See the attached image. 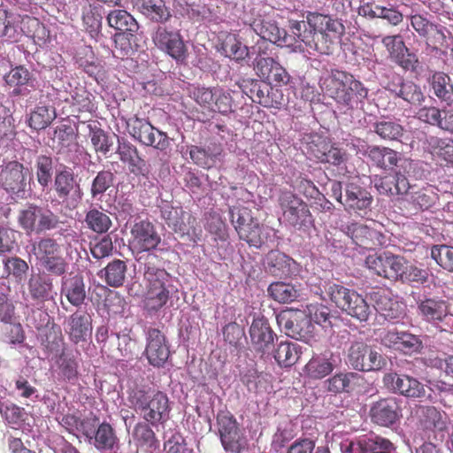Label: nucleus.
Segmentation results:
<instances>
[{
    "mask_svg": "<svg viewBox=\"0 0 453 453\" xmlns=\"http://www.w3.org/2000/svg\"><path fill=\"white\" fill-rule=\"evenodd\" d=\"M134 4L142 15L157 23H165L172 17L164 0H134Z\"/></svg>",
    "mask_w": 453,
    "mask_h": 453,
    "instance_id": "obj_34",
    "label": "nucleus"
},
{
    "mask_svg": "<svg viewBox=\"0 0 453 453\" xmlns=\"http://www.w3.org/2000/svg\"><path fill=\"white\" fill-rule=\"evenodd\" d=\"M429 86L435 96L447 105L453 103V82L444 72H434L428 79Z\"/></svg>",
    "mask_w": 453,
    "mask_h": 453,
    "instance_id": "obj_35",
    "label": "nucleus"
},
{
    "mask_svg": "<svg viewBox=\"0 0 453 453\" xmlns=\"http://www.w3.org/2000/svg\"><path fill=\"white\" fill-rule=\"evenodd\" d=\"M92 434L86 437L89 442L95 446L99 451H111L118 448L119 439L115 434V431L109 423L102 422L96 429V424L91 425Z\"/></svg>",
    "mask_w": 453,
    "mask_h": 453,
    "instance_id": "obj_29",
    "label": "nucleus"
},
{
    "mask_svg": "<svg viewBox=\"0 0 453 453\" xmlns=\"http://www.w3.org/2000/svg\"><path fill=\"white\" fill-rule=\"evenodd\" d=\"M18 224L27 234H41L59 226V217L48 208L29 204L18 215Z\"/></svg>",
    "mask_w": 453,
    "mask_h": 453,
    "instance_id": "obj_6",
    "label": "nucleus"
},
{
    "mask_svg": "<svg viewBox=\"0 0 453 453\" xmlns=\"http://www.w3.org/2000/svg\"><path fill=\"white\" fill-rule=\"evenodd\" d=\"M431 256L441 267L453 272V246H433Z\"/></svg>",
    "mask_w": 453,
    "mask_h": 453,
    "instance_id": "obj_64",
    "label": "nucleus"
},
{
    "mask_svg": "<svg viewBox=\"0 0 453 453\" xmlns=\"http://www.w3.org/2000/svg\"><path fill=\"white\" fill-rule=\"evenodd\" d=\"M56 119V111L47 106H37L32 111L28 126L34 130H43Z\"/></svg>",
    "mask_w": 453,
    "mask_h": 453,
    "instance_id": "obj_56",
    "label": "nucleus"
},
{
    "mask_svg": "<svg viewBox=\"0 0 453 453\" xmlns=\"http://www.w3.org/2000/svg\"><path fill=\"white\" fill-rule=\"evenodd\" d=\"M375 134L384 141H400L403 136V127L396 120L381 118L373 124Z\"/></svg>",
    "mask_w": 453,
    "mask_h": 453,
    "instance_id": "obj_44",
    "label": "nucleus"
},
{
    "mask_svg": "<svg viewBox=\"0 0 453 453\" xmlns=\"http://www.w3.org/2000/svg\"><path fill=\"white\" fill-rule=\"evenodd\" d=\"M153 42L162 52L169 55L178 64H185L188 58V48L179 31L167 27H157Z\"/></svg>",
    "mask_w": 453,
    "mask_h": 453,
    "instance_id": "obj_13",
    "label": "nucleus"
},
{
    "mask_svg": "<svg viewBox=\"0 0 453 453\" xmlns=\"http://www.w3.org/2000/svg\"><path fill=\"white\" fill-rule=\"evenodd\" d=\"M81 20L89 35H96L101 28V6H96L88 0L84 1L81 5Z\"/></svg>",
    "mask_w": 453,
    "mask_h": 453,
    "instance_id": "obj_47",
    "label": "nucleus"
},
{
    "mask_svg": "<svg viewBox=\"0 0 453 453\" xmlns=\"http://www.w3.org/2000/svg\"><path fill=\"white\" fill-rule=\"evenodd\" d=\"M326 94L335 103L349 109H355L367 97V88L356 80L353 74L341 70H334L330 76L324 80Z\"/></svg>",
    "mask_w": 453,
    "mask_h": 453,
    "instance_id": "obj_3",
    "label": "nucleus"
},
{
    "mask_svg": "<svg viewBox=\"0 0 453 453\" xmlns=\"http://www.w3.org/2000/svg\"><path fill=\"white\" fill-rule=\"evenodd\" d=\"M357 153L366 156L372 165L384 171H392L400 160L395 150L379 145L367 146L366 150H358Z\"/></svg>",
    "mask_w": 453,
    "mask_h": 453,
    "instance_id": "obj_27",
    "label": "nucleus"
},
{
    "mask_svg": "<svg viewBox=\"0 0 453 453\" xmlns=\"http://www.w3.org/2000/svg\"><path fill=\"white\" fill-rule=\"evenodd\" d=\"M230 222L239 238L252 247L259 248L263 244L262 226L258 219L252 216L247 207H230Z\"/></svg>",
    "mask_w": 453,
    "mask_h": 453,
    "instance_id": "obj_7",
    "label": "nucleus"
},
{
    "mask_svg": "<svg viewBox=\"0 0 453 453\" xmlns=\"http://www.w3.org/2000/svg\"><path fill=\"white\" fill-rule=\"evenodd\" d=\"M308 320L319 325L324 329L332 327V315L329 307L322 303H311L308 306Z\"/></svg>",
    "mask_w": 453,
    "mask_h": 453,
    "instance_id": "obj_60",
    "label": "nucleus"
},
{
    "mask_svg": "<svg viewBox=\"0 0 453 453\" xmlns=\"http://www.w3.org/2000/svg\"><path fill=\"white\" fill-rule=\"evenodd\" d=\"M28 293L33 300L46 302L52 299V280L42 273H35L27 281Z\"/></svg>",
    "mask_w": 453,
    "mask_h": 453,
    "instance_id": "obj_37",
    "label": "nucleus"
},
{
    "mask_svg": "<svg viewBox=\"0 0 453 453\" xmlns=\"http://www.w3.org/2000/svg\"><path fill=\"white\" fill-rule=\"evenodd\" d=\"M129 403L143 421L157 426L169 418V399L162 391L138 389L129 394Z\"/></svg>",
    "mask_w": 453,
    "mask_h": 453,
    "instance_id": "obj_4",
    "label": "nucleus"
},
{
    "mask_svg": "<svg viewBox=\"0 0 453 453\" xmlns=\"http://www.w3.org/2000/svg\"><path fill=\"white\" fill-rule=\"evenodd\" d=\"M65 332L72 342H85L92 334V317L86 312L77 311L67 319Z\"/></svg>",
    "mask_w": 453,
    "mask_h": 453,
    "instance_id": "obj_26",
    "label": "nucleus"
},
{
    "mask_svg": "<svg viewBox=\"0 0 453 453\" xmlns=\"http://www.w3.org/2000/svg\"><path fill=\"white\" fill-rule=\"evenodd\" d=\"M334 371V364L329 358L313 356L304 366V372L313 380H321Z\"/></svg>",
    "mask_w": 453,
    "mask_h": 453,
    "instance_id": "obj_50",
    "label": "nucleus"
},
{
    "mask_svg": "<svg viewBox=\"0 0 453 453\" xmlns=\"http://www.w3.org/2000/svg\"><path fill=\"white\" fill-rule=\"evenodd\" d=\"M221 89L219 87L204 88L193 86L189 88V97L204 109L208 105H211V100L216 97V95Z\"/></svg>",
    "mask_w": 453,
    "mask_h": 453,
    "instance_id": "obj_63",
    "label": "nucleus"
},
{
    "mask_svg": "<svg viewBox=\"0 0 453 453\" xmlns=\"http://www.w3.org/2000/svg\"><path fill=\"white\" fill-rule=\"evenodd\" d=\"M429 149L432 154L453 165V140L449 138L429 137Z\"/></svg>",
    "mask_w": 453,
    "mask_h": 453,
    "instance_id": "obj_54",
    "label": "nucleus"
},
{
    "mask_svg": "<svg viewBox=\"0 0 453 453\" xmlns=\"http://www.w3.org/2000/svg\"><path fill=\"white\" fill-rule=\"evenodd\" d=\"M290 257L283 254L282 252L273 250L269 251L265 257V267L266 272L275 277H285L291 273Z\"/></svg>",
    "mask_w": 453,
    "mask_h": 453,
    "instance_id": "obj_42",
    "label": "nucleus"
},
{
    "mask_svg": "<svg viewBox=\"0 0 453 453\" xmlns=\"http://www.w3.org/2000/svg\"><path fill=\"white\" fill-rule=\"evenodd\" d=\"M117 154L122 163L128 165L130 173L138 175L142 172L144 160L139 156V151L134 144L118 138Z\"/></svg>",
    "mask_w": 453,
    "mask_h": 453,
    "instance_id": "obj_32",
    "label": "nucleus"
},
{
    "mask_svg": "<svg viewBox=\"0 0 453 453\" xmlns=\"http://www.w3.org/2000/svg\"><path fill=\"white\" fill-rule=\"evenodd\" d=\"M311 150L313 156L321 163L339 166L344 164L347 159L344 150L334 145H329L324 140H319V143L311 146Z\"/></svg>",
    "mask_w": 453,
    "mask_h": 453,
    "instance_id": "obj_36",
    "label": "nucleus"
},
{
    "mask_svg": "<svg viewBox=\"0 0 453 453\" xmlns=\"http://www.w3.org/2000/svg\"><path fill=\"white\" fill-rule=\"evenodd\" d=\"M302 356V347L292 342H281L273 350V358L280 367L294 366Z\"/></svg>",
    "mask_w": 453,
    "mask_h": 453,
    "instance_id": "obj_39",
    "label": "nucleus"
},
{
    "mask_svg": "<svg viewBox=\"0 0 453 453\" xmlns=\"http://www.w3.org/2000/svg\"><path fill=\"white\" fill-rule=\"evenodd\" d=\"M222 50L229 58L236 61L244 60L249 55V50L242 44L235 35L229 34L222 42Z\"/></svg>",
    "mask_w": 453,
    "mask_h": 453,
    "instance_id": "obj_55",
    "label": "nucleus"
},
{
    "mask_svg": "<svg viewBox=\"0 0 453 453\" xmlns=\"http://www.w3.org/2000/svg\"><path fill=\"white\" fill-rule=\"evenodd\" d=\"M71 105L79 113H93L96 110L93 95L83 87L71 91Z\"/></svg>",
    "mask_w": 453,
    "mask_h": 453,
    "instance_id": "obj_48",
    "label": "nucleus"
},
{
    "mask_svg": "<svg viewBox=\"0 0 453 453\" xmlns=\"http://www.w3.org/2000/svg\"><path fill=\"white\" fill-rule=\"evenodd\" d=\"M381 43L388 50L389 59L403 70L417 73L420 66L418 56L410 51L400 35H388L381 39Z\"/></svg>",
    "mask_w": 453,
    "mask_h": 453,
    "instance_id": "obj_15",
    "label": "nucleus"
},
{
    "mask_svg": "<svg viewBox=\"0 0 453 453\" xmlns=\"http://www.w3.org/2000/svg\"><path fill=\"white\" fill-rule=\"evenodd\" d=\"M277 202L284 225L303 233L313 227L314 219L309 205L298 196L289 190H281Z\"/></svg>",
    "mask_w": 453,
    "mask_h": 453,
    "instance_id": "obj_5",
    "label": "nucleus"
},
{
    "mask_svg": "<svg viewBox=\"0 0 453 453\" xmlns=\"http://www.w3.org/2000/svg\"><path fill=\"white\" fill-rule=\"evenodd\" d=\"M244 95L251 99L252 103L258 104L265 108H280L284 101L281 90L273 88L270 83L254 79H242L237 82Z\"/></svg>",
    "mask_w": 453,
    "mask_h": 453,
    "instance_id": "obj_10",
    "label": "nucleus"
},
{
    "mask_svg": "<svg viewBox=\"0 0 453 453\" xmlns=\"http://www.w3.org/2000/svg\"><path fill=\"white\" fill-rule=\"evenodd\" d=\"M371 193L356 182L349 181L344 187V197L338 202L344 206L346 211H365L372 204Z\"/></svg>",
    "mask_w": 453,
    "mask_h": 453,
    "instance_id": "obj_23",
    "label": "nucleus"
},
{
    "mask_svg": "<svg viewBox=\"0 0 453 453\" xmlns=\"http://www.w3.org/2000/svg\"><path fill=\"white\" fill-rule=\"evenodd\" d=\"M126 125H127L129 135L135 141L162 151L168 149L170 144L168 135L154 127L150 120L134 115L128 119Z\"/></svg>",
    "mask_w": 453,
    "mask_h": 453,
    "instance_id": "obj_8",
    "label": "nucleus"
},
{
    "mask_svg": "<svg viewBox=\"0 0 453 453\" xmlns=\"http://www.w3.org/2000/svg\"><path fill=\"white\" fill-rule=\"evenodd\" d=\"M152 426L145 421L135 424L134 428H133L132 438L137 447L147 449L158 448V440L151 428Z\"/></svg>",
    "mask_w": 453,
    "mask_h": 453,
    "instance_id": "obj_43",
    "label": "nucleus"
},
{
    "mask_svg": "<svg viewBox=\"0 0 453 453\" xmlns=\"http://www.w3.org/2000/svg\"><path fill=\"white\" fill-rule=\"evenodd\" d=\"M126 272V263L120 259H114L100 271L99 277L104 279L108 286L119 288L125 282Z\"/></svg>",
    "mask_w": 453,
    "mask_h": 453,
    "instance_id": "obj_45",
    "label": "nucleus"
},
{
    "mask_svg": "<svg viewBox=\"0 0 453 453\" xmlns=\"http://www.w3.org/2000/svg\"><path fill=\"white\" fill-rule=\"evenodd\" d=\"M421 429L425 433L442 432L446 429V421L440 411L433 406H419L417 409Z\"/></svg>",
    "mask_w": 453,
    "mask_h": 453,
    "instance_id": "obj_31",
    "label": "nucleus"
},
{
    "mask_svg": "<svg viewBox=\"0 0 453 453\" xmlns=\"http://www.w3.org/2000/svg\"><path fill=\"white\" fill-rule=\"evenodd\" d=\"M278 326L284 334L295 340H303L310 334V322L306 316L297 311H281L277 315Z\"/></svg>",
    "mask_w": 453,
    "mask_h": 453,
    "instance_id": "obj_22",
    "label": "nucleus"
},
{
    "mask_svg": "<svg viewBox=\"0 0 453 453\" xmlns=\"http://www.w3.org/2000/svg\"><path fill=\"white\" fill-rule=\"evenodd\" d=\"M106 19L109 27L120 31V33L132 35L139 30L136 19L123 9L111 10L108 12Z\"/></svg>",
    "mask_w": 453,
    "mask_h": 453,
    "instance_id": "obj_40",
    "label": "nucleus"
},
{
    "mask_svg": "<svg viewBox=\"0 0 453 453\" xmlns=\"http://www.w3.org/2000/svg\"><path fill=\"white\" fill-rule=\"evenodd\" d=\"M436 194L431 188H426L410 194V203L416 211H426L432 208L436 202Z\"/></svg>",
    "mask_w": 453,
    "mask_h": 453,
    "instance_id": "obj_59",
    "label": "nucleus"
},
{
    "mask_svg": "<svg viewBox=\"0 0 453 453\" xmlns=\"http://www.w3.org/2000/svg\"><path fill=\"white\" fill-rule=\"evenodd\" d=\"M406 260L399 255H393L389 251L369 255L365 259L367 269L379 277L388 280H397L403 274Z\"/></svg>",
    "mask_w": 453,
    "mask_h": 453,
    "instance_id": "obj_11",
    "label": "nucleus"
},
{
    "mask_svg": "<svg viewBox=\"0 0 453 453\" xmlns=\"http://www.w3.org/2000/svg\"><path fill=\"white\" fill-rule=\"evenodd\" d=\"M0 413L6 424L12 427L19 426L25 421L24 408L13 403H0Z\"/></svg>",
    "mask_w": 453,
    "mask_h": 453,
    "instance_id": "obj_57",
    "label": "nucleus"
},
{
    "mask_svg": "<svg viewBox=\"0 0 453 453\" xmlns=\"http://www.w3.org/2000/svg\"><path fill=\"white\" fill-rule=\"evenodd\" d=\"M375 222L365 225L359 222L349 223L345 227V234L355 244L366 250H374L386 244V235L375 228Z\"/></svg>",
    "mask_w": 453,
    "mask_h": 453,
    "instance_id": "obj_16",
    "label": "nucleus"
},
{
    "mask_svg": "<svg viewBox=\"0 0 453 453\" xmlns=\"http://www.w3.org/2000/svg\"><path fill=\"white\" fill-rule=\"evenodd\" d=\"M338 309L360 322H366L372 312L371 306L368 305L363 296L346 303L344 306H340Z\"/></svg>",
    "mask_w": 453,
    "mask_h": 453,
    "instance_id": "obj_53",
    "label": "nucleus"
},
{
    "mask_svg": "<svg viewBox=\"0 0 453 453\" xmlns=\"http://www.w3.org/2000/svg\"><path fill=\"white\" fill-rule=\"evenodd\" d=\"M326 293L335 307L343 306L346 303L361 296L356 290L335 283L327 285Z\"/></svg>",
    "mask_w": 453,
    "mask_h": 453,
    "instance_id": "obj_51",
    "label": "nucleus"
},
{
    "mask_svg": "<svg viewBox=\"0 0 453 453\" xmlns=\"http://www.w3.org/2000/svg\"><path fill=\"white\" fill-rule=\"evenodd\" d=\"M216 427L219 441L226 452L241 453L243 450L244 435L233 413L227 410L219 411L216 415Z\"/></svg>",
    "mask_w": 453,
    "mask_h": 453,
    "instance_id": "obj_9",
    "label": "nucleus"
},
{
    "mask_svg": "<svg viewBox=\"0 0 453 453\" xmlns=\"http://www.w3.org/2000/svg\"><path fill=\"white\" fill-rule=\"evenodd\" d=\"M53 161L50 156L41 155L35 159V176L42 188L49 187L52 181Z\"/></svg>",
    "mask_w": 453,
    "mask_h": 453,
    "instance_id": "obj_58",
    "label": "nucleus"
},
{
    "mask_svg": "<svg viewBox=\"0 0 453 453\" xmlns=\"http://www.w3.org/2000/svg\"><path fill=\"white\" fill-rule=\"evenodd\" d=\"M60 294L73 307L81 306L86 300V287L81 275L75 274L63 279Z\"/></svg>",
    "mask_w": 453,
    "mask_h": 453,
    "instance_id": "obj_30",
    "label": "nucleus"
},
{
    "mask_svg": "<svg viewBox=\"0 0 453 453\" xmlns=\"http://www.w3.org/2000/svg\"><path fill=\"white\" fill-rule=\"evenodd\" d=\"M57 367L59 370L60 378L70 383H74L79 376V364L72 352L62 350L56 360Z\"/></svg>",
    "mask_w": 453,
    "mask_h": 453,
    "instance_id": "obj_46",
    "label": "nucleus"
},
{
    "mask_svg": "<svg viewBox=\"0 0 453 453\" xmlns=\"http://www.w3.org/2000/svg\"><path fill=\"white\" fill-rule=\"evenodd\" d=\"M268 293L273 300L280 303L295 302L298 297V290L293 285L283 281H276L270 284Z\"/></svg>",
    "mask_w": 453,
    "mask_h": 453,
    "instance_id": "obj_52",
    "label": "nucleus"
},
{
    "mask_svg": "<svg viewBox=\"0 0 453 453\" xmlns=\"http://www.w3.org/2000/svg\"><path fill=\"white\" fill-rule=\"evenodd\" d=\"M96 419H84L81 420L78 417L67 414L63 416L62 420H60V425L63 427L66 428V430L73 432L74 430H78L85 435V437H88L92 434L91 425H95Z\"/></svg>",
    "mask_w": 453,
    "mask_h": 453,
    "instance_id": "obj_62",
    "label": "nucleus"
},
{
    "mask_svg": "<svg viewBox=\"0 0 453 453\" xmlns=\"http://www.w3.org/2000/svg\"><path fill=\"white\" fill-rule=\"evenodd\" d=\"M85 223L96 234H106L111 226V219L106 211L92 208L86 212Z\"/></svg>",
    "mask_w": 453,
    "mask_h": 453,
    "instance_id": "obj_49",
    "label": "nucleus"
},
{
    "mask_svg": "<svg viewBox=\"0 0 453 453\" xmlns=\"http://www.w3.org/2000/svg\"><path fill=\"white\" fill-rule=\"evenodd\" d=\"M348 363L353 370L370 372L385 365L382 356L364 342H353L348 350Z\"/></svg>",
    "mask_w": 453,
    "mask_h": 453,
    "instance_id": "obj_12",
    "label": "nucleus"
},
{
    "mask_svg": "<svg viewBox=\"0 0 453 453\" xmlns=\"http://www.w3.org/2000/svg\"><path fill=\"white\" fill-rule=\"evenodd\" d=\"M357 377V374L353 372H339L326 380L327 391L334 394L349 392L352 380Z\"/></svg>",
    "mask_w": 453,
    "mask_h": 453,
    "instance_id": "obj_61",
    "label": "nucleus"
},
{
    "mask_svg": "<svg viewBox=\"0 0 453 453\" xmlns=\"http://www.w3.org/2000/svg\"><path fill=\"white\" fill-rule=\"evenodd\" d=\"M53 191L57 198L62 203H70L74 198L75 194L80 190L78 180L75 179L74 173L69 167L64 166L63 169L57 170L55 178H53Z\"/></svg>",
    "mask_w": 453,
    "mask_h": 453,
    "instance_id": "obj_24",
    "label": "nucleus"
},
{
    "mask_svg": "<svg viewBox=\"0 0 453 453\" xmlns=\"http://www.w3.org/2000/svg\"><path fill=\"white\" fill-rule=\"evenodd\" d=\"M399 403L395 397L381 399L371 407L370 416L372 421L379 426L388 427L395 423L401 414Z\"/></svg>",
    "mask_w": 453,
    "mask_h": 453,
    "instance_id": "obj_25",
    "label": "nucleus"
},
{
    "mask_svg": "<svg viewBox=\"0 0 453 453\" xmlns=\"http://www.w3.org/2000/svg\"><path fill=\"white\" fill-rule=\"evenodd\" d=\"M249 334H250L252 351L257 353L261 358L269 357L276 337L269 322L264 317L255 318L249 328Z\"/></svg>",
    "mask_w": 453,
    "mask_h": 453,
    "instance_id": "obj_18",
    "label": "nucleus"
},
{
    "mask_svg": "<svg viewBox=\"0 0 453 453\" xmlns=\"http://www.w3.org/2000/svg\"><path fill=\"white\" fill-rule=\"evenodd\" d=\"M5 83L10 87H13L12 95L14 96H27L28 90L22 88L24 86L32 87V74L24 66H16L10 70L4 76Z\"/></svg>",
    "mask_w": 453,
    "mask_h": 453,
    "instance_id": "obj_41",
    "label": "nucleus"
},
{
    "mask_svg": "<svg viewBox=\"0 0 453 453\" xmlns=\"http://www.w3.org/2000/svg\"><path fill=\"white\" fill-rule=\"evenodd\" d=\"M160 242L161 237L152 222L143 219L136 221L132 226L129 244L133 250L138 252H147L148 255L156 250Z\"/></svg>",
    "mask_w": 453,
    "mask_h": 453,
    "instance_id": "obj_17",
    "label": "nucleus"
},
{
    "mask_svg": "<svg viewBox=\"0 0 453 453\" xmlns=\"http://www.w3.org/2000/svg\"><path fill=\"white\" fill-rule=\"evenodd\" d=\"M37 257L46 272L55 276L66 273L67 263L61 255L60 245L53 238H42L37 243Z\"/></svg>",
    "mask_w": 453,
    "mask_h": 453,
    "instance_id": "obj_14",
    "label": "nucleus"
},
{
    "mask_svg": "<svg viewBox=\"0 0 453 453\" xmlns=\"http://www.w3.org/2000/svg\"><path fill=\"white\" fill-rule=\"evenodd\" d=\"M143 260V306L150 311L157 312L177 293V288L173 284L172 275L163 267L161 257L150 253Z\"/></svg>",
    "mask_w": 453,
    "mask_h": 453,
    "instance_id": "obj_2",
    "label": "nucleus"
},
{
    "mask_svg": "<svg viewBox=\"0 0 453 453\" xmlns=\"http://www.w3.org/2000/svg\"><path fill=\"white\" fill-rule=\"evenodd\" d=\"M28 170L18 161H11L1 171V185L7 193L23 197L27 185Z\"/></svg>",
    "mask_w": 453,
    "mask_h": 453,
    "instance_id": "obj_20",
    "label": "nucleus"
},
{
    "mask_svg": "<svg viewBox=\"0 0 453 453\" xmlns=\"http://www.w3.org/2000/svg\"><path fill=\"white\" fill-rule=\"evenodd\" d=\"M252 27L262 39L273 44L291 47L303 42L308 50L323 55L334 53V46L343 32V25L338 19L317 12H309L306 20H288L291 35L280 28L273 19L255 21Z\"/></svg>",
    "mask_w": 453,
    "mask_h": 453,
    "instance_id": "obj_1",
    "label": "nucleus"
},
{
    "mask_svg": "<svg viewBox=\"0 0 453 453\" xmlns=\"http://www.w3.org/2000/svg\"><path fill=\"white\" fill-rule=\"evenodd\" d=\"M374 187L379 193L391 196L405 195L411 188L406 175L400 172L375 178Z\"/></svg>",
    "mask_w": 453,
    "mask_h": 453,
    "instance_id": "obj_28",
    "label": "nucleus"
},
{
    "mask_svg": "<svg viewBox=\"0 0 453 453\" xmlns=\"http://www.w3.org/2000/svg\"><path fill=\"white\" fill-rule=\"evenodd\" d=\"M2 278L11 280L18 284L24 282L27 276L28 265L18 256L3 257Z\"/></svg>",
    "mask_w": 453,
    "mask_h": 453,
    "instance_id": "obj_38",
    "label": "nucleus"
},
{
    "mask_svg": "<svg viewBox=\"0 0 453 453\" xmlns=\"http://www.w3.org/2000/svg\"><path fill=\"white\" fill-rule=\"evenodd\" d=\"M146 357L150 365L154 367H160L168 360L169 344L163 334L157 328H149L146 334Z\"/></svg>",
    "mask_w": 453,
    "mask_h": 453,
    "instance_id": "obj_21",
    "label": "nucleus"
},
{
    "mask_svg": "<svg viewBox=\"0 0 453 453\" xmlns=\"http://www.w3.org/2000/svg\"><path fill=\"white\" fill-rule=\"evenodd\" d=\"M384 387L395 394L409 398H420L425 396L424 385L417 379L407 374L396 372L386 373L382 377Z\"/></svg>",
    "mask_w": 453,
    "mask_h": 453,
    "instance_id": "obj_19",
    "label": "nucleus"
},
{
    "mask_svg": "<svg viewBox=\"0 0 453 453\" xmlns=\"http://www.w3.org/2000/svg\"><path fill=\"white\" fill-rule=\"evenodd\" d=\"M418 310L429 322L442 321L449 313L447 301L441 298H426L418 303Z\"/></svg>",
    "mask_w": 453,
    "mask_h": 453,
    "instance_id": "obj_33",
    "label": "nucleus"
}]
</instances>
